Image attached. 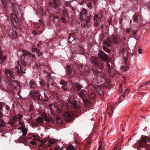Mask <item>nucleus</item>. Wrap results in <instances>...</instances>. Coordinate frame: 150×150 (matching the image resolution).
I'll use <instances>...</instances> for the list:
<instances>
[{
	"label": "nucleus",
	"mask_w": 150,
	"mask_h": 150,
	"mask_svg": "<svg viewBox=\"0 0 150 150\" xmlns=\"http://www.w3.org/2000/svg\"><path fill=\"white\" fill-rule=\"evenodd\" d=\"M23 55L21 56V58L16 62V65L17 66L15 67V68L17 70L18 73H23L25 74L26 73L25 70L27 64L25 58L27 56H30L32 55L34 56L35 54H31L29 52L25 50H23Z\"/></svg>",
	"instance_id": "nucleus-1"
},
{
	"label": "nucleus",
	"mask_w": 150,
	"mask_h": 150,
	"mask_svg": "<svg viewBox=\"0 0 150 150\" xmlns=\"http://www.w3.org/2000/svg\"><path fill=\"white\" fill-rule=\"evenodd\" d=\"M87 14V11L84 8H82L80 13V19L82 24L84 25L87 24L90 21L89 17L86 16Z\"/></svg>",
	"instance_id": "nucleus-2"
},
{
	"label": "nucleus",
	"mask_w": 150,
	"mask_h": 150,
	"mask_svg": "<svg viewBox=\"0 0 150 150\" xmlns=\"http://www.w3.org/2000/svg\"><path fill=\"white\" fill-rule=\"evenodd\" d=\"M48 143H46H46L45 141H43L41 142V146L43 147L44 149H46L48 147H51V146L50 145L53 144H55L57 142L56 140L54 139H51L47 141Z\"/></svg>",
	"instance_id": "nucleus-3"
},
{
	"label": "nucleus",
	"mask_w": 150,
	"mask_h": 150,
	"mask_svg": "<svg viewBox=\"0 0 150 150\" xmlns=\"http://www.w3.org/2000/svg\"><path fill=\"white\" fill-rule=\"evenodd\" d=\"M23 116L22 114H19L14 116L12 119H11L8 121V123L12 125L15 124L17 121H20L22 118Z\"/></svg>",
	"instance_id": "nucleus-4"
},
{
	"label": "nucleus",
	"mask_w": 150,
	"mask_h": 150,
	"mask_svg": "<svg viewBox=\"0 0 150 150\" xmlns=\"http://www.w3.org/2000/svg\"><path fill=\"white\" fill-rule=\"evenodd\" d=\"M10 20L13 25L16 26L17 24H19V20L16 16L14 14H12L10 16Z\"/></svg>",
	"instance_id": "nucleus-5"
},
{
	"label": "nucleus",
	"mask_w": 150,
	"mask_h": 150,
	"mask_svg": "<svg viewBox=\"0 0 150 150\" xmlns=\"http://www.w3.org/2000/svg\"><path fill=\"white\" fill-rule=\"evenodd\" d=\"M49 3L54 9L57 8L59 10L60 3L59 0H50Z\"/></svg>",
	"instance_id": "nucleus-6"
},
{
	"label": "nucleus",
	"mask_w": 150,
	"mask_h": 150,
	"mask_svg": "<svg viewBox=\"0 0 150 150\" xmlns=\"http://www.w3.org/2000/svg\"><path fill=\"white\" fill-rule=\"evenodd\" d=\"M69 14L68 12L65 8L63 10V15L61 19L63 23H65L66 20L68 19Z\"/></svg>",
	"instance_id": "nucleus-7"
},
{
	"label": "nucleus",
	"mask_w": 150,
	"mask_h": 150,
	"mask_svg": "<svg viewBox=\"0 0 150 150\" xmlns=\"http://www.w3.org/2000/svg\"><path fill=\"white\" fill-rule=\"evenodd\" d=\"M107 67L109 69L108 72L110 73V75L113 76L114 73H113V67H114L113 63L112 61H108L107 62Z\"/></svg>",
	"instance_id": "nucleus-8"
},
{
	"label": "nucleus",
	"mask_w": 150,
	"mask_h": 150,
	"mask_svg": "<svg viewBox=\"0 0 150 150\" xmlns=\"http://www.w3.org/2000/svg\"><path fill=\"white\" fill-rule=\"evenodd\" d=\"M5 72L6 76L7 78L14 79L15 78V75H14L12 72L9 69H5Z\"/></svg>",
	"instance_id": "nucleus-9"
},
{
	"label": "nucleus",
	"mask_w": 150,
	"mask_h": 150,
	"mask_svg": "<svg viewBox=\"0 0 150 150\" xmlns=\"http://www.w3.org/2000/svg\"><path fill=\"white\" fill-rule=\"evenodd\" d=\"M8 34L9 36L12 39H13L17 35V33L16 30L13 28H11L8 32Z\"/></svg>",
	"instance_id": "nucleus-10"
},
{
	"label": "nucleus",
	"mask_w": 150,
	"mask_h": 150,
	"mask_svg": "<svg viewBox=\"0 0 150 150\" xmlns=\"http://www.w3.org/2000/svg\"><path fill=\"white\" fill-rule=\"evenodd\" d=\"M71 86L73 89L75 91H80L82 87L77 83H72Z\"/></svg>",
	"instance_id": "nucleus-11"
},
{
	"label": "nucleus",
	"mask_w": 150,
	"mask_h": 150,
	"mask_svg": "<svg viewBox=\"0 0 150 150\" xmlns=\"http://www.w3.org/2000/svg\"><path fill=\"white\" fill-rule=\"evenodd\" d=\"M73 116L69 112H67L64 114V118L66 121H71L72 120Z\"/></svg>",
	"instance_id": "nucleus-12"
},
{
	"label": "nucleus",
	"mask_w": 150,
	"mask_h": 150,
	"mask_svg": "<svg viewBox=\"0 0 150 150\" xmlns=\"http://www.w3.org/2000/svg\"><path fill=\"white\" fill-rule=\"evenodd\" d=\"M141 18L140 16L135 14L132 17V20L134 22L139 23L141 21Z\"/></svg>",
	"instance_id": "nucleus-13"
},
{
	"label": "nucleus",
	"mask_w": 150,
	"mask_h": 150,
	"mask_svg": "<svg viewBox=\"0 0 150 150\" xmlns=\"http://www.w3.org/2000/svg\"><path fill=\"white\" fill-rule=\"evenodd\" d=\"M4 108L7 111H10V110L8 106L6 105L4 103H0V109L2 111H3Z\"/></svg>",
	"instance_id": "nucleus-14"
},
{
	"label": "nucleus",
	"mask_w": 150,
	"mask_h": 150,
	"mask_svg": "<svg viewBox=\"0 0 150 150\" xmlns=\"http://www.w3.org/2000/svg\"><path fill=\"white\" fill-rule=\"evenodd\" d=\"M105 78L106 77L104 74L101 75L97 77L96 80L98 83H100L103 82Z\"/></svg>",
	"instance_id": "nucleus-15"
},
{
	"label": "nucleus",
	"mask_w": 150,
	"mask_h": 150,
	"mask_svg": "<svg viewBox=\"0 0 150 150\" xmlns=\"http://www.w3.org/2000/svg\"><path fill=\"white\" fill-rule=\"evenodd\" d=\"M66 72L67 74L69 76L72 77L71 73L72 72V69L70 67L69 65H67L66 66Z\"/></svg>",
	"instance_id": "nucleus-16"
},
{
	"label": "nucleus",
	"mask_w": 150,
	"mask_h": 150,
	"mask_svg": "<svg viewBox=\"0 0 150 150\" xmlns=\"http://www.w3.org/2000/svg\"><path fill=\"white\" fill-rule=\"evenodd\" d=\"M99 57L104 60H106L107 58V55L104 52L100 51L99 54Z\"/></svg>",
	"instance_id": "nucleus-17"
},
{
	"label": "nucleus",
	"mask_w": 150,
	"mask_h": 150,
	"mask_svg": "<svg viewBox=\"0 0 150 150\" xmlns=\"http://www.w3.org/2000/svg\"><path fill=\"white\" fill-rule=\"evenodd\" d=\"M116 103L115 102L111 103L108 106V110H111L112 112L113 111V108L116 106Z\"/></svg>",
	"instance_id": "nucleus-18"
},
{
	"label": "nucleus",
	"mask_w": 150,
	"mask_h": 150,
	"mask_svg": "<svg viewBox=\"0 0 150 150\" xmlns=\"http://www.w3.org/2000/svg\"><path fill=\"white\" fill-rule=\"evenodd\" d=\"M92 63L93 64L96 65L97 67L99 68L101 70V71H99L98 70V72H100L102 71V70L103 67V66L102 64L97 63L96 61L94 62H92Z\"/></svg>",
	"instance_id": "nucleus-19"
},
{
	"label": "nucleus",
	"mask_w": 150,
	"mask_h": 150,
	"mask_svg": "<svg viewBox=\"0 0 150 150\" xmlns=\"http://www.w3.org/2000/svg\"><path fill=\"white\" fill-rule=\"evenodd\" d=\"M49 106L50 108V109H52L53 110L56 111L57 112V113H60L61 111L58 108L55 106L54 105H50Z\"/></svg>",
	"instance_id": "nucleus-20"
},
{
	"label": "nucleus",
	"mask_w": 150,
	"mask_h": 150,
	"mask_svg": "<svg viewBox=\"0 0 150 150\" xmlns=\"http://www.w3.org/2000/svg\"><path fill=\"white\" fill-rule=\"evenodd\" d=\"M6 57L5 56H3L2 53L0 51V64H3L5 61Z\"/></svg>",
	"instance_id": "nucleus-21"
},
{
	"label": "nucleus",
	"mask_w": 150,
	"mask_h": 150,
	"mask_svg": "<svg viewBox=\"0 0 150 150\" xmlns=\"http://www.w3.org/2000/svg\"><path fill=\"white\" fill-rule=\"evenodd\" d=\"M29 84L31 88L37 89V86L36 84L35 83L33 80H31L30 81Z\"/></svg>",
	"instance_id": "nucleus-22"
},
{
	"label": "nucleus",
	"mask_w": 150,
	"mask_h": 150,
	"mask_svg": "<svg viewBox=\"0 0 150 150\" xmlns=\"http://www.w3.org/2000/svg\"><path fill=\"white\" fill-rule=\"evenodd\" d=\"M110 40H112V42H113L114 43H117L118 42V39L114 35H112L111 36V37L109 39Z\"/></svg>",
	"instance_id": "nucleus-23"
},
{
	"label": "nucleus",
	"mask_w": 150,
	"mask_h": 150,
	"mask_svg": "<svg viewBox=\"0 0 150 150\" xmlns=\"http://www.w3.org/2000/svg\"><path fill=\"white\" fill-rule=\"evenodd\" d=\"M85 91L84 90H82L78 92V93L79 95L81 98L83 99L85 97V95L84 93V92Z\"/></svg>",
	"instance_id": "nucleus-24"
},
{
	"label": "nucleus",
	"mask_w": 150,
	"mask_h": 150,
	"mask_svg": "<svg viewBox=\"0 0 150 150\" xmlns=\"http://www.w3.org/2000/svg\"><path fill=\"white\" fill-rule=\"evenodd\" d=\"M76 33H74L73 34V35H72V34H69V35L68 38V40L69 41L71 39V38L73 39V40H71V41H72L73 40H76V37H75L74 35H76Z\"/></svg>",
	"instance_id": "nucleus-25"
},
{
	"label": "nucleus",
	"mask_w": 150,
	"mask_h": 150,
	"mask_svg": "<svg viewBox=\"0 0 150 150\" xmlns=\"http://www.w3.org/2000/svg\"><path fill=\"white\" fill-rule=\"evenodd\" d=\"M67 150H76L77 149L75 146H73L71 144H69L67 148Z\"/></svg>",
	"instance_id": "nucleus-26"
},
{
	"label": "nucleus",
	"mask_w": 150,
	"mask_h": 150,
	"mask_svg": "<svg viewBox=\"0 0 150 150\" xmlns=\"http://www.w3.org/2000/svg\"><path fill=\"white\" fill-rule=\"evenodd\" d=\"M112 43L111 41L110 40H108V41H105L103 42V44L105 45H107L108 46L110 47V44Z\"/></svg>",
	"instance_id": "nucleus-27"
},
{
	"label": "nucleus",
	"mask_w": 150,
	"mask_h": 150,
	"mask_svg": "<svg viewBox=\"0 0 150 150\" xmlns=\"http://www.w3.org/2000/svg\"><path fill=\"white\" fill-rule=\"evenodd\" d=\"M35 97L38 98V99L39 100H41L44 102H47L48 101V100L47 99H42V96L40 94H38L37 95V96L36 97Z\"/></svg>",
	"instance_id": "nucleus-28"
},
{
	"label": "nucleus",
	"mask_w": 150,
	"mask_h": 150,
	"mask_svg": "<svg viewBox=\"0 0 150 150\" xmlns=\"http://www.w3.org/2000/svg\"><path fill=\"white\" fill-rule=\"evenodd\" d=\"M68 103L71 105H72L74 106V107H75L76 105L77 102L76 101H71L70 100H69L68 101Z\"/></svg>",
	"instance_id": "nucleus-29"
},
{
	"label": "nucleus",
	"mask_w": 150,
	"mask_h": 150,
	"mask_svg": "<svg viewBox=\"0 0 150 150\" xmlns=\"http://www.w3.org/2000/svg\"><path fill=\"white\" fill-rule=\"evenodd\" d=\"M37 93L38 91L37 90L35 91H30V94L35 97L37 96V95H38Z\"/></svg>",
	"instance_id": "nucleus-30"
},
{
	"label": "nucleus",
	"mask_w": 150,
	"mask_h": 150,
	"mask_svg": "<svg viewBox=\"0 0 150 150\" xmlns=\"http://www.w3.org/2000/svg\"><path fill=\"white\" fill-rule=\"evenodd\" d=\"M127 67L126 65L121 66L120 67V69L122 71H125L127 70Z\"/></svg>",
	"instance_id": "nucleus-31"
},
{
	"label": "nucleus",
	"mask_w": 150,
	"mask_h": 150,
	"mask_svg": "<svg viewBox=\"0 0 150 150\" xmlns=\"http://www.w3.org/2000/svg\"><path fill=\"white\" fill-rule=\"evenodd\" d=\"M94 23L97 25L98 23V21H99V18L98 16L97 15H95L94 16Z\"/></svg>",
	"instance_id": "nucleus-32"
},
{
	"label": "nucleus",
	"mask_w": 150,
	"mask_h": 150,
	"mask_svg": "<svg viewBox=\"0 0 150 150\" xmlns=\"http://www.w3.org/2000/svg\"><path fill=\"white\" fill-rule=\"evenodd\" d=\"M32 51L33 52H35L36 53H37V54L38 56H39L41 54V53L40 52H39V50L38 49L35 48L33 49Z\"/></svg>",
	"instance_id": "nucleus-33"
},
{
	"label": "nucleus",
	"mask_w": 150,
	"mask_h": 150,
	"mask_svg": "<svg viewBox=\"0 0 150 150\" xmlns=\"http://www.w3.org/2000/svg\"><path fill=\"white\" fill-rule=\"evenodd\" d=\"M21 132H22V135L23 136H25L27 133V130L26 128H24V129L21 130Z\"/></svg>",
	"instance_id": "nucleus-34"
},
{
	"label": "nucleus",
	"mask_w": 150,
	"mask_h": 150,
	"mask_svg": "<svg viewBox=\"0 0 150 150\" xmlns=\"http://www.w3.org/2000/svg\"><path fill=\"white\" fill-rule=\"evenodd\" d=\"M36 121L38 122L42 123L43 122V120L41 117H38L36 119Z\"/></svg>",
	"instance_id": "nucleus-35"
},
{
	"label": "nucleus",
	"mask_w": 150,
	"mask_h": 150,
	"mask_svg": "<svg viewBox=\"0 0 150 150\" xmlns=\"http://www.w3.org/2000/svg\"><path fill=\"white\" fill-rule=\"evenodd\" d=\"M52 19L54 21H55L56 19H57V21L58 22L59 21V17L57 16L53 15L52 17Z\"/></svg>",
	"instance_id": "nucleus-36"
},
{
	"label": "nucleus",
	"mask_w": 150,
	"mask_h": 150,
	"mask_svg": "<svg viewBox=\"0 0 150 150\" xmlns=\"http://www.w3.org/2000/svg\"><path fill=\"white\" fill-rule=\"evenodd\" d=\"M19 125L21 126V127L22 128H23L25 127V123L23 121H19Z\"/></svg>",
	"instance_id": "nucleus-37"
},
{
	"label": "nucleus",
	"mask_w": 150,
	"mask_h": 150,
	"mask_svg": "<svg viewBox=\"0 0 150 150\" xmlns=\"http://www.w3.org/2000/svg\"><path fill=\"white\" fill-rule=\"evenodd\" d=\"M87 6L90 9H91L93 8V5L91 2H89L87 4Z\"/></svg>",
	"instance_id": "nucleus-38"
},
{
	"label": "nucleus",
	"mask_w": 150,
	"mask_h": 150,
	"mask_svg": "<svg viewBox=\"0 0 150 150\" xmlns=\"http://www.w3.org/2000/svg\"><path fill=\"white\" fill-rule=\"evenodd\" d=\"M60 84L64 86H65L67 84V83L65 81H61V82H60Z\"/></svg>",
	"instance_id": "nucleus-39"
},
{
	"label": "nucleus",
	"mask_w": 150,
	"mask_h": 150,
	"mask_svg": "<svg viewBox=\"0 0 150 150\" xmlns=\"http://www.w3.org/2000/svg\"><path fill=\"white\" fill-rule=\"evenodd\" d=\"M100 142L99 143V148L98 149V150H104V147L102 146L100 144Z\"/></svg>",
	"instance_id": "nucleus-40"
},
{
	"label": "nucleus",
	"mask_w": 150,
	"mask_h": 150,
	"mask_svg": "<svg viewBox=\"0 0 150 150\" xmlns=\"http://www.w3.org/2000/svg\"><path fill=\"white\" fill-rule=\"evenodd\" d=\"M18 83V81L15 80H13L10 83H9V84L11 85H13L14 83H16L17 84Z\"/></svg>",
	"instance_id": "nucleus-41"
},
{
	"label": "nucleus",
	"mask_w": 150,
	"mask_h": 150,
	"mask_svg": "<svg viewBox=\"0 0 150 150\" xmlns=\"http://www.w3.org/2000/svg\"><path fill=\"white\" fill-rule=\"evenodd\" d=\"M129 90L128 89H125V96H126V95H128V93H129Z\"/></svg>",
	"instance_id": "nucleus-42"
},
{
	"label": "nucleus",
	"mask_w": 150,
	"mask_h": 150,
	"mask_svg": "<svg viewBox=\"0 0 150 150\" xmlns=\"http://www.w3.org/2000/svg\"><path fill=\"white\" fill-rule=\"evenodd\" d=\"M42 116L44 118H46L47 117L46 114L44 112H42L41 114Z\"/></svg>",
	"instance_id": "nucleus-43"
},
{
	"label": "nucleus",
	"mask_w": 150,
	"mask_h": 150,
	"mask_svg": "<svg viewBox=\"0 0 150 150\" xmlns=\"http://www.w3.org/2000/svg\"><path fill=\"white\" fill-rule=\"evenodd\" d=\"M148 138L147 137H145L143 139V142H147V141L148 140Z\"/></svg>",
	"instance_id": "nucleus-44"
},
{
	"label": "nucleus",
	"mask_w": 150,
	"mask_h": 150,
	"mask_svg": "<svg viewBox=\"0 0 150 150\" xmlns=\"http://www.w3.org/2000/svg\"><path fill=\"white\" fill-rule=\"evenodd\" d=\"M1 87L2 90L4 91H6L7 90V88L4 87L3 86H1Z\"/></svg>",
	"instance_id": "nucleus-45"
},
{
	"label": "nucleus",
	"mask_w": 150,
	"mask_h": 150,
	"mask_svg": "<svg viewBox=\"0 0 150 150\" xmlns=\"http://www.w3.org/2000/svg\"><path fill=\"white\" fill-rule=\"evenodd\" d=\"M150 83V80L149 81H147L146 83L144 85H141V86H140V87H141L142 86H144L146 85H149V84Z\"/></svg>",
	"instance_id": "nucleus-46"
},
{
	"label": "nucleus",
	"mask_w": 150,
	"mask_h": 150,
	"mask_svg": "<svg viewBox=\"0 0 150 150\" xmlns=\"http://www.w3.org/2000/svg\"><path fill=\"white\" fill-rule=\"evenodd\" d=\"M30 144H32L33 145H35L36 144V142L35 141H32L30 142Z\"/></svg>",
	"instance_id": "nucleus-47"
},
{
	"label": "nucleus",
	"mask_w": 150,
	"mask_h": 150,
	"mask_svg": "<svg viewBox=\"0 0 150 150\" xmlns=\"http://www.w3.org/2000/svg\"><path fill=\"white\" fill-rule=\"evenodd\" d=\"M70 8L73 12H74L75 9L74 8L72 7L71 6H70Z\"/></svg>",
	"instance_id": "nucleus-48"
},
{
	"label": "nucleus",
	"mask_w": 150,
	"mask_h": 150,
	"mask_svg": "<svg viewBox=\"0 0 150 150\" xmlns=\"http://www.w3.org/2000/svg\"><path fill=\"white\" fill-rule=\"evenodd\" d=\"M139 53V54H142V50L141 49H139L138 50Z\"/></svg>",
	"instance_id": "nucleus-49"
},
{
	"label": "nucleus",
	"mask_w": 150,
	"mask_h": 150,
	"mask_svg": "<svg viewBox=\"0 0 150 150\" xmlns=\"http://www.w3.org/2000/svg\"><path fill=\"white\" fill-rule=\"evenodd\" d=\"M31 138L32 139H33V140H36V139L35 138V135H33L32 136Z\"/></svg>",
	"instance_id": "nucleus-50"
},
{
	"label": "nucleus",
	"mask_w": 150,
	"mask_h": 150,
	"mask_svg": "<svg viewBox=\"0 0 150 150\" xmlns=\"http://www.w3.org/2000/svg\"><path fill=\"white\" fill-rule=\"evenodd\" d=\"M44 96L45 98H46V99H47V94H45V92H44Z\"/></svg>",
	"instance_id": "nucleus-51"
},
{
	"label": "nucleus",
	"mask_w": 150,
	"mask_h": 150,
	"mask_svg": "<svg viewBox=\"0 0 150 150\" xmlns=\"http://www.w3.org/2000/svg\"><path fill=\"white\" fill-rule=\"evenodd\" d=\"M39 22L41 24H43V22L42 21V20H39Z\"/></svg>",
	"instance_id": "nucleus-52"
},
{
	"label": "nucleus",
	"mask_w": 150,
	"mask_h": 150,
	"mask_svg": "<svg viewBox=\"0 0 150 150\" xmlns=\"http://www.w3.org/2000/svg\"><path fill=\"white\" fill-rule=\"evenodd\" d=\"M39 22L41 24H43V22L42 21V20H39Z\"/></svg>",
	"instance_id": "nucleus-53"
},
{
	"label": "nucleus",
	"mask_w": 150,
	"mask_h": 150,
	"mask_svg": "<svg viewBox=\"0 0 150 150\" xmlns=\"http://www.w3.org/2000/svg\"><path fill=\"white\" fill-rule=\"evenodd\" d=\"M71 2L70 1H67V5H70L71 4Z\"/></svg>",
	"instance_id": "nucleus-54"
},
{
	"label": "nucleus",
	"mask_w": 150,
	"mask_h": 150,
	"mask_svg": "<svg viewBox=\"0 0 150 150\" xmlns=\"http://www.w3.org/2000/svg\"><path fill=\"white\" fill-rule=\"evenodd\" d=\"M98 0H92L94 3L95 4H96L97 2V1Z\"/></svg>",
	"instance_id": "nucleus-55"
},
{
	"label": "nucleus",
	"mask_w": 150,
	"mask_h": 150,
	"mask_svg": "<svg viewBox=\"0 0 150 150\" xmlns=\"http://www.w3.org/2000/svg\"><path fill=\"white\" fill-rule=\"evenodd\" d=\"M79 4L80 5H82L83 4V2L82 1H81V2H79Z\"/></svg>",
	"instance_id": "nucleus-56"
},
{
	"label": "nucleus",
	"mask_w": 150,
	"mask_h": 150,
	"mask_svg": "<svg viewBox=\"0 0 150 150\" xmlns=\"http://www.w3.org/2000/svg\"><path fill=\"white\" fill-rule=\"evenodd\" d=\"M123 98H124V96H121L120 97V99H122Z\"/></svg>",
	"instance_id": "nucleus-57"
},
{
	"label": "nucleus",
	"mask_w": 150,
	"mask_h": 150,
	"mask_svg": "<svg viewBox=\"0 0 150 150\" xmlns=\"http://www.w3.org/2000/svg\"><path fill=\"white\" fill-rule=\"evenodd\" d=\"M106 48V47L105 46H103V49H105Z\"/></svg>",
	"instance_id": "nucleus-58"
},
{
	"label": "nucleus",
	"mask_w": 150,
	"mask_h": 150,
	"mask_svg": "<svg viewBox=\"0 0 150 150\" xmlns=\"http://www.w3.org/2000/svg\"><path fill=\"white\" fill-rule=\"evenodd\" d=\"M132 23V20H130V24H131Z\"/></svg>",
	"instance_id": "nucleus-59"
},
{
	"label": "nucleus",
	"mask_w": 150,
	"mask_h": 150,
	"mask_svg": "<svg viewBox=\"0 0 150 150\" xmlns=\"http://www.w3.org/2000/svg\"><path fill=\"white\" fill-rule=\"evenodd\" d=\"M125 80V77H123V80Z\"/></svg>",
	"instance_id": "nucleus-60"
},
{
	"label": "nucleus",
	"mask_w": 150,
	"mask_h": 150,
	"mask_svg": "<svg viewBox=\"0 0 150 150\" xmlns=\"http://www.w3.org/2000/svg\"><path fill=\"white\" fill-rule=\"evenodd\" d=\"M18 142L19 143H21L22 142H21L20 141L18 140Z\"/></svg>",
	"instance_id": "nucleus-61"
},
{
	"label": "nucleus",
	"mask_w": 150,
	"mask_h": 150,
	"mask_svg": "<svg viewBox=\"0 0 150 150\" xmlns=\"http://www.w3.org/2000/svg\"><path fill=\"white\" fill-rule=\"evenodd\" d=\"M30 117L29 118L30 120L31 118V116H30Z\"/></svg>",
	"instance_id": "nucleus-62"
},
{
	"label": "nucleus",
	"mask_w": 150,
	"mask_h": 150,
	"mask_svg": "<svg viewBox=\"0 0 150 150\" xmlns=\"http://www.w3.org/2000/svg\"><path fill=\"white\" fill-rule=\"evenodd\" d=\"M93 117L91 119V120H93Z\"/></svg>",
	"instance_id": "nucleus-63"
},
{
	"label": "nucleus",
	"mask_w": 150,
	"mask_h": 150,
	"mask_svg": "<svg viewBox=\"0 0 150 150\" xmlns=\"http://www.w3.org/2000/svg\"><path fill=\"white\" fill-rule=\"evenodd\" d=\"M48 121H49L50 120L49 119H46Z\"/></svg>",
	"instance_id": "nucleus-64"
}]
</instances>
